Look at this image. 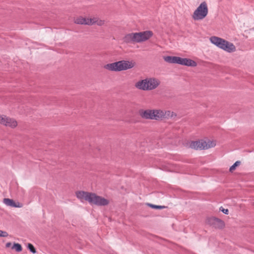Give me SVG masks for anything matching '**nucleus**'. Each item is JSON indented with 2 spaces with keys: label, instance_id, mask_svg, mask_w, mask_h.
<instances>
[{
  "label": "nucleus",
  "instance_id": "nucleus-1",
  "mask_svg": "<svg viewBox=\"0 0 254 254\" xmlns=\"http://www.w3.org/2000/svg\"><path fill=\"white\" fill-rule=\"evenodd\" d=\"M75 194L77 198L82 202L84 201H87L90 204H94L97 206H105L109 203L108 199L97 195L94 193L78 191L76 192Z\"/></svg>",
  "mask_w": 254,
  "mask_h": 254
},
{
  "label": "nucleus",
  "instance_id": "nucleus-2",
  "mask_svg": "<svg viewBox=\"0 0 254 254\" xmlns=\"http://www.w3.org/2000/svg\"><path fill=\"white\" fill-rule=\"evenodd\" d=\"M135 63L132 61L122 60L105 64L104 67L110 71H121L130 69L134 67Z\"/></svg>",
  "mask_w": 254,
  "mask_h": 254
},
{
  "label": "nucleus",
  "instance_id": "nucleus-3",
  "mask_svg": "<svg viewBox=\"0 0 254 254\" xmlns=\"http://www.w3.org/2000/svg\"><path fill=\"white\" fill-rule=\"evenodd\" d=\"M160 83V81L155 78H146L137 82L135 86L138 89L148 91L155 89Z\"/></svg>",
  "mask_w": 254,
  "mask_h": 254
},
{
  "label": "nucleus",
  "instance_id": "nucleus-4",
  "mask_svg": "<svg viewBox=\"0 0 254 254\" xmlns=\"http://www.w3.org/2000/svg\"><path fill=\"white\" fill-rule=\"evenodd\" d=\"M210 40L212 44L227 52L231 53L236 51L235 45L224 39L212 36L210 38Z\"/></svg>",
  "mask_w": 254,
  "mask_h": 254
},
{
  "label": "nucleus",
  "instance_id": "nucleus-5",
  "mask_svg": "<svg viewBox=\"0 0 254 254\" xmlns=\"http://www.w3.org/2000/svg\"><path fill=\"white\" fill-rule=\"evenodd\" d=\"M140 116L144 119L155 120H162L170 117L173 116L174 112H139Z\"/></svg>",
  "mask_w": 254,
  "mask_h": 254
},
{
  "label": "nucleus",
  "instance_id": "nucleus-6",
  "mask_svg": "<svg viewBox=\"0 0 254 254\" xmlns=\"http://www.w3.org/2000/svg\"><path fill=\"white\" fill-rule=\"evenodd\" d=\"M215 145L214 141L209 140L191 141L190 144V148L195 149H207L214 147Z\"/></svg>",
  "mask_w": 254,
  "mask_h": 254
},
{
  "label": "nucleus",
  "instance_id": "nucleus-7",
  "mask_svg": "<svg viewBox=\"0 0 254 254\" xmlns=\"http://www.w3.org/2000/svg\"><path fill=\"white\" fill-rule=\"evenodd\" d=\"M208 7L205 1L201 2L194 11L192 18L195 20H201L204 18L208 14Z\"/></svg>",
  "mask_w": 254,
  "mask_h": 254
},
{
  "label": "nucleus",
  "instance_id": "nucleus-8",
  "mask_svg": "<svg viewBox=\"0 0 254 254\" xmlns=\"http://www.w3.org/2000/svg\"><path fill=\"white\" fill-rule=\"evenodd\" d=\"M132 43H140L145 41L151 37L153 32L151 31H145L138 33H131Z\"/></svg>",
  "mask_w": 254,
  "mask_h": 254
},
{
  "label": "nucleus",
  "instance_id": "nucleus-9",
  "mask_svg": "<svg viewBox=\"0 0 254 254\" xmlns=\"http://www.w3.org/2000/svg\"><path fill=\"white\" fill-rule=\"evenodd\" d=\"M179 64L195 67L197 65V63L194 61L190 59L179 57Z\"/></svg>",
  "mask_w": 254,
  "mask_h": 254
},
{
  "label": "nucleus",
  "instance_id": "nucleus-10",
  "mask_svg": "<svg viewBox=\"0 0 254 254\" xmlns=\"http://www.w3.org/2000/svg\"><path fill=\"white\" fill-rule=\"evenodd\" d=\"M209 223L216 228H222L224 226V222L220 219L215 217L210 218Z\"/></svg>",
  "mask_w": 254,
  "mask_h": 254
},
{
  "label": "nucleus",
  "instance_id": "nucleus-11",
  "mask_svg": "<svg viewBox=\"0 0 254 254\" xmlns=\"http://www.w3.org/2000/svg\"><path fill=\"white\" fill-rule=\"evenodd\" d=\"M74 22L77 24L91 25L95 22L92 18H84L82 16L76 18L74 19Z\"/></svg>",
  "mask_w": 254,
  "mask_h": 254
},
{
  "label": "nucleus",
  "instance_id": "nucleus-12",
  "mask_svg": "<svg viewBox=\"0 0 254 254\" xmlns=\"http://www.w3.org/2000/svg\"><path fill=\"white\" fill-rule=\"evenodd\" d=\"M1 125L6 127H10L11 128H14L17 126V123L15 120L4 116L3 120Z\"/></svg>",
  "mask_w": 254,
  "mask_h": 254
},
{
  "label": "nucleus",
  "instance_id": "nucleus-13",
  "mask_svg": "<svg viewBox=\"0 0 254 254\" xmlns=\"http://www.w3.org/2000/svg\"><path fill=\"white\" fill-rule=\"evenodd\" d=\"M3 203L7 206L12 207L20 208L22 206L21 203L19 202H15L13 200L10 198H4Z\"/></svg>",
  "mask_w": 254,
  "mask_h": 254
},
{
  "label": "nucleus",
  "instance_id": "nucleus-14",
  "mask_svg": "<svg viewBox=\"0 0 254 254\" xmlns=\"http://www.w3.org/2000/svg\"><path fill=\"white\" fill-rule=\"evenodd\" d=\"M164 60L168 63L179 64V57L168 56L164 57Z\"/></svg>",
  "mask_w": 254,
  "mask_h": 254
},
{
  "label": "nucleus",
  "instance_id": "nucleus-15",
  "mask_svg": "<svg viewBox=\"0 0 254 254\" xmlns=\"http://www.w3.org/2000/svg\"><path fill=\"white\" fill-rule=\"evenodd\" d=\"M123 41L126 43H132L131 33L126 34L123 38Z\"/></svg>",
  "mask_w": 254,
  "mask_h": 254
},
{
  "label": "nucleus",
  "instance_id": "nucleus-16",
  "mask_svg": "<svg viewBox=\"0 0 254 254\" xmlns=\"http://www.w3.org/2000/svg\"><path fill=\"white\" fill-rule=\"evenodd\" d=\"M12 249H15L17 252H20L22 250L21 245L18 243H14L12 247Z\"/></svg>",
  "mask_w": 254,
  "mask_h": 254
},
{
  "label": "nucleus",
  "instance_id": "nucleus-17",
  "mask_svg": "<svg viewBox=\"0 0 254 254\" xmlns=\"http://www.w3.org/2000/svg\"><path fill=\"white\" fill-rule=\"evenodd\" d=\"M27 248L32 253L35 254L36 253V249L32 244L28 243L27 245Z\"/></svg>",
  "mask_w": 254,
  "mask_h": 254
},
{
  "label": "nucleus",
  "instance_id": "nucleus-18",
  "mask_svg": "<svg viewBox=\"0 0 254 254\" xmlns=\"http://www.w3.org/2000/svg\"><path fill=\"white\" fill-rule=\"evenodd\" d=\"M241 163L240 161H236L232 166H231L229 169L230 171H232L235 170L236 167L239 165Z\"/></svg>",
  "mask_w": 254,
  "mask_h": 254
},
{
  "label": "nucleus",
  "instance_id": "nucleus-19",
  "mask_svg": "<svg viewBox=\"0 0 254 254\" xmlns=\"http://www.w3.org/2000/svg\"><path fill=\"white\" fill-rule=\"evenodd\" d=\"M148 205L150 207H151V208H155V209H162V208H165L164 206L157 205H154V204H148Z\"/></svg>",
  "mask_w": 254,
  "mask_h": 254
},
{
  "label": "nucleus",
  "instance_id": "nucleus-20",
  "mask_svg": "<svg viewBox=\"0 0 254 254\" xmlns=\"http://www.w3.org/2000/svg\"><path fill=\"white\" fill-rule=\"evenodd\" d=\"M8 235V233L6 231H3L0 230V237H6Z\"/></svg>",
  "mask_w": 254,
  "mask_h": 254
},
{
  "label": "nucleus",
  "instance_id": "nucleus-21",
  "mask_svg": "<svg viewBox=\"0 0 254 254\" xmlns=\"http://www.w3.org/2000/svg\"><path fill=\"white\" fill-rule=\"evenodd\" d=\"M219 210L225 214H228V212H229L228 210L227 209H224L222 206L220 207Z\"/></svg>",
  "mask_w": 254,
  "mask_h": 254
},
{
  "label": "nucleus",
  "instance_id": "nucleus-22",
  "mask_svg": "<svg viewBox=\"0 0 254 254\" xmlns=\"http://www.w3.org/2000/svg\"><path fill=\"white\" fill-rule=\"evenodd\" d=\"M139 111H153V112H155V111H162L161 110H155V109H153V110L148 109V110H144L143 109H140L139 110Z\"/></svg>",
  "mask_w": 254,
  "mask_h": 254
},
{
  "label": "nucleus",
  "instance_id": "nucleus-23",
  "mask_svg": "<svg viewBox=\"0 0 254 254\" xmlns=\"http://www.w3.org/2000/svg\"><path fill=\"white\" fill-rule=\"evenodd\" d=\"M4 116H1L0 115V124H2V121L3 120Z\"/></svg>",
  "mask_w": 254,
  "mask_h": 254
},
{
  "label": "nucleus",
  "instance_id": "nucleus-24",
  "mask_svg": "<svg viewBox=\"0 0 254 254\" xmlns=\"http://www.w3.org/2000/svg\"><path fill=\"white\" fill-rule=\"evenodd\" d=\"M11 245V243L10 242H8V243H7L5 245V247L6 248H9V247H10V246Z\"/></svg>",
  "mask_w": 254,
  "mask_h": 254
},
{
  "label": "nucleus",
  "instance_id": "nucleus-25",
  "mask_svg": "<svg viewBox=\"0 0 254 254\" xmlns=\"http://www.w3.org/2000/svg\"><path fill=\"white\" fill-rule=\"evenodd\" d=\"M98 25H101V22H99V23L98 24Z\"/></svg>",
  "mask_w": 254,
  "mask_h": 254
},
{
  "label": "nucleus",
  "instance_id": "nucleus-26",
  "mask_svg": "<svg viewBox=\"0 0 254 254\" xmlns=\"http://www.w3.org/2000/svg\"><path fill=\"white\" fill-rule=\"evenodd\" d=\"M98 25H101V22H99V23L98 24Z\"/></svg>",
  "mask_w": 254,
  "mask_h": 254
}]
</instances>
